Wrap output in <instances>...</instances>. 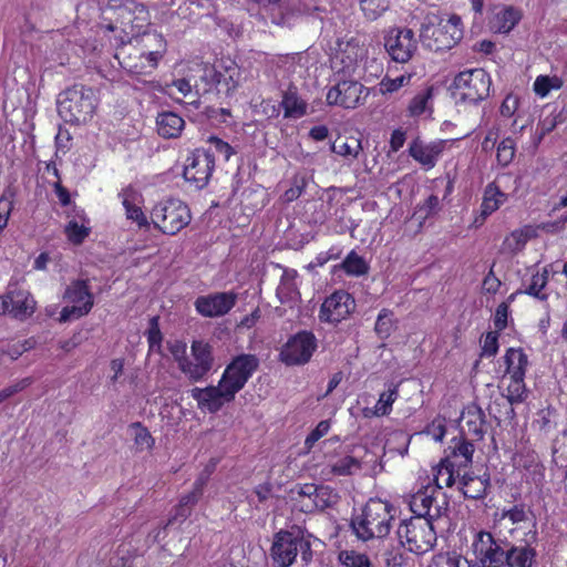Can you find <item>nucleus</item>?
I'll use <instances>...</instances> for the list:
<instances>
[{
	"label": "nucleus",
	"instance_id": "obj_38",
	"mask_svg": "<svg viewBox=\"0 0 567 567\" xmlns=\"http://www.w3.org/2000/svg\"><path fill=\"white\" fill-rule=\"evenodd\" d=\"M342 269L351 276H362L369 270L365 260L354 250L350 251L342 262Z\"/></svg>",
	"mask_w": 567,
	"mask_h": 567
},
{
	"label": "nucleus",
	"instance_id": "obj_35",
	"mask_svg": "<svg viewBox=\"0 0 567 567\" xmlns=\"http://www.w3.org/2000/svg\"><path fill=\"white\" fill-rule=\"evenodd\" d=\"M452 456L455 458V466L461 471V467H466L471 462L474 453V445L463 437L454 439V444L450 446Z\"/></svg>",
	"mask_w": 567,
	"mask_h": 567
},
{
	"label": "nucleus",
	"instance_id": "obj_3",
	"mask_svg": "<svg viewBox=\"0 0 567 567\" xmlns=\"http://www.w3.org/2000/svg\"><path fill=\"white\" fill-rule=\"evenodd\" d=\"M462 38V20L455 14L445 21L436 14H426L419 30V41L432 52L451 50Z\"/></svg>",
	"mask_w": 567,
	"mask_h": 567
},
{
	"label": "nucleus",
	"instance_id": "obj_42",
	"mask_svg": "<svg viewBox=\"0 0 567 567\" xmlns=\"http://www.w3.org/2000/svg\"><path fill=\"white\" fill-rule=\"evenodd\" d=\"M361 467V462L358 458L347 455L331 465V472L336 475L346 476L354 474Z\"/></svg>",
	"mask_w": 567,
	"mask_h": 567
},
{
	"label": "nucleus",
	"instance_id": "obj_9",
	"mask_svg": "<svg viewBox=\"0 0 567 567\" xmlns=\"http://www.w3.org/2000/svg\"><path fill=\"white\" fill-rule=\"evenodd\" d=\"M507 540L496 539L486 530L476 532L471 544L476 567H504Z\"/></svg>",
	"mask_w": 567,
	"mask_h": 567
},
{
	"label": "nucleus",
	"instance_id": "obj_63",
	"mask_svg": "<svg viewBox=\"0 0 567 567\" xmlns=\"http://www.w3.org/2000/svg\"><path fill=\"white\" fill-rule=\"evenodd\" d=\"M12 208V199L3 195L0 198V233L7 227Z\"/></svg>",
	"mask_w": 567,
	"mask_h": 567
},
{
	"label": "nucleus",
	"instance_id": "obj_27",
	"mask_svg": "<svg viewBox=\"0 0 567 567\" xmlns=\"http://www.w3.org/2000/svg\"><path fill=\"white\" fill-rule=\"evenodd\" d=\"M537 551L529 542L507 544L504 567H537Z\"/></svg>",
	"mask_w": 567,
	"mask_h": 567
},
{
	"label": "nucleus",
	"instance_id": "obj_54",
	"mask_svg": "<svg viewBox=\"0 0 567 567\" xmlns=\"http://www.w3.org/2000/svg\"><path fill=\"white\" fill-rule=\"evenodd\" d=\"M538 419L535 421L539 431L547 435L554 427V417L556 416V410L547 408L538 412Z\"/></svg>",
	"mask_w": 567,
	"mask_h": 567
},
{
	"label": "nucleus",
	"instance_id": "obj_4",
	"mask_svg": "<svg viewBox=\"0 0 567 567\" xmlns=\"http://www.w3.org/2000/svg\"><path fill=\"white\" fill-rule=\"evenodd\" d=\"M300 554L305 564L312 559L310 535L301 528L293 526L287 530H279L274 536L270 556L279 567H290Z\"/></svg>",
	"mask_w": 567,
	"mask_h": 567
},
{
	"label": "nucleus",
	"instance_id": "obj_30",
	"mask_svg": "<svg viewBox=\"0 0 567 567\" xmlns=\"http://www.w3.org/2000/svg\"><path fill=\"white\" fill-rule=\"evenodd\" d=\"M522 19V13L514 7H506L495 13L491 20V28L497 33H508Z\"/></svg>",
	"mask_w": 567,
	"mask_h": 567
},
{
	"label": "nucleus",
	"instance_id": "obj_6",
	"mask_svg": "<svg viewBox=\"0 0 567 567\" xmlns=\"http://www.w3.org/2000/svg\"><path fill=\"white\" fill-rule=\"evenodd\" d=\"M396 534L400 544L416 555L427 553L436 542L433 522L422 517H412L403 522L398 527Z\"/></svg>",
	"mask_w": 567,
	"mask_h": 567
},
{
	"label": "nucleus",
	"instance_id": "obj_53",
	"mask_svg": "<svg viewBox=\"0 0 567 567\" xmlns=\"http://www.w3.org/2000/svg\"><path fill=\"white\" fill-rule=\"evenodd\" d=\"M530 515L532 512L529 509H526V506L524 504L514 505L508 509H503L502 512V517L508 518L512 522V524L527 522Z\"/></svg>",
	"mask_w": 567,
	"mask_h": 567
},
{
	"label": "nucleus",
	"instance_id": "obj_32",
	"mask_svg": "<svg viewBox=\"0 0 567 567\" xmlns=\"http://www.w3.org/2000/svg\"><path fill=\"white\" fill-rule=\"evenodd\" d=\"M198 80L195 81L194 87L196 93L202 89L204 93L210 92L218 87L220 81V71L209 63L199 64L197 68Z\"/></svg>",
	"mask_w": 567,
	"mask_h": 567
},
{
	"label": "nucleus",
	"instance_id": "obj_2",
	"mask_svg": "<svg viewBox=\"0 0 567 567\" xmlns=\"http://www.w3.org/2000/svg\"><path fill=\"white\" fill-rule=\"evenodd\" d=\"M393 506L380 498H370L359 513L351 517L350 527L360 540L383 538L391 530Z\"/></svg>",
	"mask_w": 567,
	"mask_h": 567
},
{
	"label": "nucleus",
	"instance_id": "obj_45",
	"mask_svg": "<svg viewBox=\"0 0 567 567\" xmlns=\"http://www.w3.org/2000/svg\"><path fill=\"white\" fill-rule=\"evenodd\" d=\"M527 235L523 230H514L502 244V251L516 254L520 251L527 243Z\"/></svg>",
	"mask_w": 567,
	"mask_h": 567
},
{
	"label": "nucleus",
	"instance_id": "obj_10",
	"mask_svg": "<svg viewBox=\"0 0 567 567\" xmlns=\"http://www.w3.org/2000/svg\"><path fill=\"white\" fill-rule=\"evenodd\" d=\"M109 7L115 11L122 30L132 37L144 32L151 23L148 10L135 0H110Z\"/></svg>",
	"mask_w": 567,
	"mask_h": 567
},
{
	"label": "nucleus",
	"instance_id": "obj_29",
	"mask_svg": "<svg viewBox=\"0 0 567 567\" xmlns=\"http://www.w3.org/2000/svg\"><path fill=\"white\" fill-rule=\"evenodd\" d=\"M157 133L164 138H176L181 135L185 121L174 112H162L156 117Z\"/></svg>",
	"mask_w": 567,
	"mask_h": 567
},
{
	"label": "nucleus",
	"instance_id": "obj_51",
	"mask_svg": "<svg viewBox=\"0 0 567 567\" xmlns=\"http://www.w3.org/2000/svg\"><path fill=\"white\" fill-rule=\"evenodd\" d=\"M65 234L71 243L80 245L89 236L90 228L80 225L76 220H70L65 226Z\"/></svg>",
	"mask_w": 567,
	"mask_h": 567
},
{
	"label": "nucleus",
	"instance_id": "obj_26",
	"mask_svg": "<svg viewBox=\"0 0 567 567\" xmlns=\"http://www.w3.org/2000/svg\"><path fill=\"white\" fill-rule=\"evenodd\" d=\"M457 477H460V491L464 497L471 499H482L487 494V488L491 485L489 474L485 471L481 475H476L473 472L456 471Z\"/></svg>",
	"mask_w": 567,
	"mask_h": 567
},
{
	"label": "nucleus",
	"instance_id": "obj_44",
	"mask_svg": "<svg viewBox=\"0 0 567 567\" xmlns=\"http://www.w3.org/2000/svg\"><path fill=\"white\" fill-rule=\"evenodd\" d=\"M393 313L391 310L383 308L377 318L374 331L380 339H386L390 337L393 330Z\"/></svg>",
	"mask_w": 567,
	"mask_h": 567
},
{
	"label": "nucleus",
	"instance_id": "obj_58",
	"mask_svg": "<svg viewBox=\"0 0 567 567\" xmlns=\"http://www.w3.org/2000/svg\"><path fill=\"white\" fill-rule=\"evenodd\" d=\"M162 332L158 327V318L153 317L151 319V327L147 333V341L150 344L151 351H159L161 350V342H162Z\"/></svg>",
	"mask_w": 567,
	"mask_h": 567
},
{
	"label": "nucleus",
	"instance_id": "obj_28",
	"mask_svg": "<svg viewBox=\"0 0 567 567\" xmlns=\"http://www.w3.org/2000/svg\"><path fill=\"white\" fill-rule=\"evenodd\" d=\"M462 431H466L470 435L481 440L485 433V414L476 404L468 405L462 412Z\"/></svg>",
	"mask_w": 567,
	"mask_h": 567
},
{
	"label": "nucleus",
	"instance_id": "obj_11",
	"mask_svg": "<svg viewBox=\"0 0 567 567\" xmlns=\"http://www.w3.org/2000/svg\"><path fill=\"white\" fill-rule=\"evenodd\" d=\"M506 372L509 374L511 382L507 386V393L502 398L509 399L511 403H522L527 396V390L524 382L526 368L528 364L527 355L522 349L509 348L504 355Z\"/></svg>",
	"mask_w": 567,
	"mask_h": 567
},
{
	"label": "nucleus",
	"instance_id": "obj_1",
	"mask_svg": "<svg viewBox=\"0 0 567 567\" xmlns=\"http://www.w3.org/2000/svg\"><path fill=\"white\" fill-rule=\"evenodd\" d=\"M258 367L259 359L255 354L237 355L226 367L217 385L194 388L190 391L192 398L199 410L217 413L225 404L235 400Z\"/></svg>",
	"mask_w": 567,
	"mask_h": 567
},
{
	"label": "nucleus",
	"instance_id": "obj_23",
	"mask_svg": "<svg viewBox=\"0 0 567 567\" xmlns=\"http://www.w3.org/2000/svg\"><path fill=\"white\" fill-rule=\"evenodd\" d=\"M237 293L234 291L214 292L200 296L195 300L198 313L207 318L221 317L228 313L236 305Z\"/></svg>",
	"mask_w": 567,
	"mask_h": 567
},
{
	"label": "nucleus",
	"instance_id": "obj_46",
	"mask_svg": "<svg viewBox=\"0 0 567 567\" xmlns=\"http://www.w3.org/2000/svg\"><path fill=\"white\" fill-rule=\"evenodd\" d=\"M339 561L343 567H373L367 555L353 550L341 551Z\"/></svg>",
	"mask_w": 567,
	"mask_h": 567
},
{
	"label": "nucleus",
	"instance_id": "obj_61",
	"mask_svg": "<svg viewBox=\"0 0 567 567\" xmlns=\"http://www.w3.org/2000/svg\"><path fill=\"white\" fill-rule=\"evenodd\" d=\"M498 350V333L497 331H491L486 334L483 347L482 355L493 357Z\"/></svg>",
	"mask_w": 567,
	"mask_h": 567
},
{
	"label": "nucleus",
	"instance_id": "obj_31",
	"mask_svg": "<svg viewBox=\"0 0 567 567\" xmlns=\"http://www.w3.org/2000/svg\"><path fill=\"white\" fill-rule=\"evenodd\" d=\"M506 195L495 183H489L484 189L483 202L481 205L482 221L496 212L504 203Z\"/></svg>",
	"mask_w": 567,
	"mask_h": 567
},
{
	"label": "nucleus",
	"instance_id": "obj_48",
	"mask_svg": "<svg viewBox=\"0 0 567 567\" xmlns=\"http://www.w3.org/2000/svg\"><path fill=\"white\" fill-rule=\"evenodd\" d=\"M131 427L134 430V442L141 450L153 449L155 440L145 426H143L140 422H135L131 425Z\"/></svg>",
	"mask_w": 567,
	"mask_h": 567
},
{
	"label": "nucleus",
	"instance_id": "obj_36",
	"mask_svg": "<svg viewBox=\"0 0 567 567\" xmlns=\"http://www.w3.org/2000/svg\"><path fill=\"white\" fill-rule=\"evenodd\" d=\"M281 105L285 110V117H300L306 114L307 105L298 97L296 87H289L285 92Z\"/></svg>",
	"mask_w": 567,
	"mask_h": 567
},
{
	"label": "nucleus",
	"instance_id": "obj_19",
	"mask_svg": "<svg viewBox=\"0 0 567 567\" xmlns=\"http://www.w3.org/2000/svg\"><path fill=\"white\" fill-rule=\"evenodd\" d=\"M354 310L355 300L353 297L344 290H338L324 299L318 317L321 322L337 326Z\"/></svg>",
	"mask_w": 567,
	"mask_h": 567
},
{
	"label": "nucleus",
	"instance_id": "obj_21",
	"mask_svg": "<svg viewBox=\"0 0 567 567\" xmlns=\"http://www.w3.org/2000/svg\"><path fill=\"white\" fill-rule=\"evenodd\" d=\"M35 300L23 289H11L0 297V316L9 315L18 320H25L35 311Z\"/></svg>",
	"mask_w": 567,
	"mask_h": 567
},
{
	"label": "nucleus",
	"instance_id": "obj_22",
	"mask_svg": "<svg viewBox=\"0 0 567 567\" xmlns=\"http://www.w3.org/2000/svg\"><path fill=\"white\" fill-rule=\"evenodd\" d=\"M151 40L157 43V48L151 51L136 50L124 60V68L134 74H150L156 69L158 61L165 51V41L159 34H152Z\"/></svg>",
	"mask_w": 567,
	"mask_h": 567
},
{
	"label": "nucleus",
	"instance_id": "obj_59",
	"mask_svg": "<svg viewBox=\"0 0 567 567\" xmlns=\"http://www.w3.org/2000/svg\"><path fill=\"white\" fill-rule=\"evenodd\" d=\"M411 80V75H400L395 79H383L380 83V91L382 93H392L398 91L400 87L408 84Z\"/></svg>",
	"mask_w": 567,
	"mask_h": 567
},
{
	"label": "nucleus",
	"instance_id": "obj_24",
	"mask_svg": "<svg viewBox=\"0 0 567 567\" xmlns=\"http://www.w3.org/2000/svg\"><path fill=\"white\" fill-rule=\"evenodd\" d=\"M297 494L303 512L323 511L334 503L332 489L324 485L303 484L298 486Z\"/></svg>",
	"mask_w": 567,
	"mask_h": 567
},
{
	"label": "nucleus",
	"instance_id": "obj_13",
	"mask_svg": "<svg viewBox=\"0 0 567 567\" xmlns=\"http://www.w3.org/2000/svg\"><path fill=\"white\" fill-rule=\"evenodd\" d=\"M336 84L327 93L329 105H338L344 109H355L367 99L369 91L352 75H336Z\"/></svg>",
	"mask_w": 567,
	"mask_h": 567
},
{
	"label": "nucleus",
	"instance_id": "obj_16",
	"mask_svg": "<svg viewBox=\"0 0 567 567\" xmlns=\"http://www.w3.org/2000/svg\"><path fill=\"white\" fill-rule=\"evenodd\" d=\"M384 48L390 58L399 63L409 62L417 51L419 41L412 29L393 28L384 39Z\"/></svg>",
	"mask_w": 567,
	"mask_h": 567
},
{
	"label": "nucleus",
	"instance_id": "obj_60",
	"mask_svg": "<svg viewBox=\"0 0 567 567\" xmlns=\"http://www.w3.org/2000/svg\"><path fill=\"white\" fill-rule=\"evenodd\" d=\"M31 383H32V379L31 378H24V379L18 381L17 383L0 390V403L6 401L7 399L13 396L18 392L24 390Z\"/></svg>",
	"mask_w": 567,
	"mask_h": 567
},
{
	"label": "nucleus",
	"instance_id": "obj_12",
	"mask_svg": "<svg viewBox=\"0 0 567 567\" xmlns=\"http://www.w3.org/2000/svg\"><path fill=\"white\" fill-rule=\"evenodd\" d=\"M365 55L367 49L358 38L344 37L337 39L331 59L336 75H353Z\"/></svg>",
	"mask_w": 567,
	"mask_h": 567
},
{
	"label": "nucleus",
	"instance_id": "obj_64",
	"mask_svg": "<svg viewBox=\"0 0 567 567\" xmlns=\"http://www.w3.org/2000/svg\"><path fill=\"white\" fill-rule=\"evenodd\" d=\"M518 106V99L512 94L507 95L499 109V112L503 116L511 117L514 115L515 111Z\"/></svg>",
	"mask_w": 567,
	"mask_h": 567
},
{
	"label": "nucleus",
	"instance_id": "obj_47",
	"mask_svg": "<svg viewBox=\"0 0 567 567\" xmlns=\"http://www.w3.org/2000/svg\"><path fill=\"white\" fill-rule=\"evenodd\" d=\"M361 150V142L357 138H349L347 141H336L331 144V151L341 156L358 157Z\"/></svg>",
	"mask_w": 567,
	"mask_h": 567
},
{
	"label": "nucleus",
	"instance_id": "obj_18",
	"mask_svg": "<svg viewBox=\"0 0 567 567\" xmlns=\"http://www.w3.org/2000/svg\"><path fill=\"white\" fill-rule=\"evenodd\" d=\"M192 359H187L183 373L192 382L204 380L214 367L213 347L203 340H194L190 346Z\"/></svg>",
	"mask_w": 567,
	"mask_h": 567
},
{
	"label": "nucleus",
	"instance_id": "obj_40",
	"mask_svg": "<svg viewBox=\"0 0 567 567\" xmlns=\"http://www.w3.org/2000/svg\"><path fill=\"white\" fill-rule=\"evenodd\" d=\"M515 403H511L509 399L502 398L495 400L493 405L489 406V413H494V417L498 423L502 421H512L515 417V410L513 408Z\"/></svg>",
	"mask_w": 567,
	"mask_h": 567
},
{
	"label": "nucleus",
	"instance_id": "obj_33",
	"mask_svg": "<svg viewBox=\"0 0 567 567\" xmlns=\"http://www.w3.org/2000/svg\"><path fill=\"white\" fill-rule=\"evenodd\" d=\"M135 195V190L131 187L124 188L120 193V197H122V204L126 212V217L127 219L135 221L140 228H147L150 226V223L145 214L138 206L133 204Z\"/></svg>",
	"mask_w": 567,
	"mask_h": 567
},
{
	"label": "nucleus",
	"instance_id": "obj_37",
	"mask_svg": "<svg viewBox=\"0 0 567 567\" xmlns=\"http://www.w3.org/2000/svg\"><path fill=\"white\" fill-rule=\"evenodd\" d=\"M240 72L238 66L230 62L229 65L225 66V73L220 72V81L217 90L224 91L226 94L234 92L239 84Z\"/></svg>",
	"mask_w": 567,
	"mask_h": 567
},
{
	"label": "nucleus",
	"instance_id": "obj_62",
	"mask_svg": "<svg viewBox=\"0 0 567 567\" xmlns=\"http://www.w3.org/2000/svg\"><path fill=\"white\" fill-rule=\"evenodd\" d=\"M509 313V307L507 302L498 305L494 316V326L497 331H502L507 327V318Z\"/></svg>",
	"mask_w": 567,
	"mask_h": 567
},
{
	"label": "nucleus",
	"instance_id": "obj_8",
	"mask_svg": "<svg viewBox=\"0 0 567 567\" xmlns=\"http://www.w3.org/2000/svg\"><path fill=\"white\" fill-rule=\"evenodd\" d=\"M492 80L484 69L460 72L453 81V94L460 101L476 104L489 95Z\"/></svg>",
	"mask_w": 567,
	"mask_h": 567
},
{
	"label": "nucleus",
	"instance_id": "obj_20",
	"mask_svg": "<svg viewBox=\"0 0 567 567\" xmlns=\"http://www.w3.org/2000/svg\"><path fill=\"white\" fill-rule=\"evenodd\" d=\"M436 494H439L436 487L427 485L411 496L410 509L415 514L414 517L434 522L445 514L447 503L443 501L439 504Z\"/></svg>",
	"mask_w": 567,
	"mask_h": 567
},
{
	"label": "nucleus",
	"instance_id": "obj_7",
	"mask_svg": "<svg viewBox=\"0 0 567 567\" xmlns=\"http://www.w3.org/2000/svg\"><path fill=\"white\" fill-rule=\"evenodd\" d=\"M151 218L153 225L166 235H176L185 228L192 219L188 206L179 199H167L156 204Z\"/></svg>",
	"mask_w": 567,
	"mask_h": 567
},
{
	"label": "nucleus",
	"instance_id": "obj_15",
	"mask_svg": "<svg viewBox=\"0 0 567 567\" xmlns=\"http://www.w3.org/2000/svg\"><path fill=\"white\" fill-rule=\"evenodd\" d=\"M317 349V339L310 331H300L290 337L280 352V360L287 365H301L309 362Z\"/></svg>",
	"mask_w": 567,
	"mask_h": 567
},
{
	"label": "nucleus",
	"instance_id": "obj_5",
	"mask_svg": "<svg viewBox=\"0 0 567 567\" xmlns=\"http://www.w3.org/2000/svg\"><path fill=\"white\" fill-rule=\"evenodd\" d=\"M58 113L71 124L86 123L93 115L97 99L92 87L74 84L59 94Z\"/></svg>",
	"mask_w": 567,
	"mask_h": 567
},
{
	"label": "nucleus",
	"instance_id": "obj_52",
	"mask_svg": "<svg viewBox=\"0 0 567 567\" xmlns=\"http://www.w3.org/2000/svg\"><path fill=\"white\" fill-rule=\"evenodd\" d=\"M307 186V178L305 176L296 175L291 179V186L284 193L282 200L291 203L299 198Z\"/></svg>",
	"mask_w": 567,
	"mask_h": 567
},
{
	"label": "nucleus",
	"instance_id": "obj_25",
	"mask_svg": "<svg viewBox=\"0 0 567 567\" xmlns=\"http://www.w3.org/2000/svg\"><path fill=\"white\" fill-rule=\"evenodd\" d=\"M445 145L446 141L443 140L424 143L420 138H415L410 144L409 155L426 169H431L436 165Z\"/></svg>",
	"mask_w": 567,
	"mask_h": 567
},
{
	"label": "nucleus",
	"instance_id": "obj_17",
	"mask_svg": "<svg viewBox=\"0 0 567 567\" xmlns=\"http://www.w3.org/2000/svg\"><path fill=\"white\" fill-rule=\"evenodd\" d=\"M186 162L183 172L185 181L193 184L196 189L204 188L208 184L215 167L214 154L197 148L187 157Z\"/></svg>",
	"mask_w": 567,
	"mask_h": 567
},
{
	"label": "nucleus",
	"instance_id": "obj_55",
	"mask_svg": "<svg viewBox=\"0 0 567 567\" xmlns=\"http://www.w3.org/2000/svg\"><path fill=\"white\" fill-rule=\"evenodd\" d=\"M208 143L210 144V148L208 151L214 154V157L216 155H220L225 161H228L234 154L233 147L227 142H224L216 136H210Z\"/></svg>",
	"mask_w": 567,
	"mask_h": 567
},
{
	"label": "nucleus",
	"instance_id": "obj_49",
	"mask_svg": "<svg viewBox=\"0 0 567 567\" xmlns=\"http://www.w3.org/2000/svg\"><path fill=\"white\" fill-rule=\"evenodd\" d=\"M515 156V142L511 137L504 138L497 146L496 158L502 166H508Z\"/></svg>",
	"mask_w": 567,
	"mask_h": 567
},
{
	"label": "nucleus",
	"instance_id": "obj_14",
	"mask_svg": "<svg viewBox=\"0 0 567 567\" xmlns=\"http://www.w3.org/2000/svg\"><path fill=\"white\" fill-rule=\"evenodd\" d=\"M64 300L72 306L64 307L60 312V321L66 322L86 316L94 305V298L87 285V280H73L66 287Z\"/></svg>",
	"mask_w": 567,
	"mask_h": 567
},
{
	"label": "nucleus",
	"instance_id": "obj_41",
	"mask_svg": "<svg viewBox=\"0 0 567 567\" xmlns=\"http://www.w3.org/2000/svg\"><path fill=\"white\" fill-rule=\"evenodd\" d=\"M454 467L455 464L449 460L442 462L441 468L437 471V474L434 476L435 485L437 493L441 494V489L443 486H452L455 482L454 478Z\"/></svg>",
	"mask_w": 567,
	"mask_h": 567
},
{
	"label": "nucleus",
	"instance_id": "obj_39",
	"mask_svg": "<svg viewBox=\"0 0 567 567\" xmlns=\"http://www.w3.org/2000/svg\"><path fill=\"white\" fill-rule=\"evenodd\" d=\"M433 89L427 87L421 92H419L411 101L408 106V112L410 116H420L425 111H427L429 102L432 99Z\"/></svg>",
	"mask_w": 567,
	"mask_h": 567
},
{
	"label": "nucleus",
	"instance_id": "obj_50",
	"mask_svg": "<svg viewBox=\"0 0 567 567\" xmlns=\"http://www.w3.org/2000/svg\"><path fill=\"white\" fill-rule=\"evenodd\" d=\"M548 280L547 271L544 274H536L532 277V281L525 293L533 296L539 300H546L547 295L543 293L542 290L546 287Z\"/></svg>",
	"mask_w": 567,
	"mask_h": 567
},
{
	"label": "nucleus",
	"instance_id": "obj_56",
	"mask_svg": "<svg viewBox=\"0 0 567 567\" xmlns=\"http://www.w3.org/2000/svg\"><path fill=\"white\" fill-rule=\"evenodd\" d=\"M187 346L184 341H174L168 344V350L171 354L173 355L174 360L177 362L178 369L183 372L185 370V364L187 362V354H186Z\"/></svg>",
	"mask_w": 567,
	"mask_h": 567
},
{
	"label": "nucleus",
	"instance_id": "obj_34",
	"mask_svg": "<svg viewBox=\"0 0 567 567\" xmlns=\"http://www.w3.org/2000/svg\"><path fill=\"white\" fill-rule=\"evenodd\" d=\"M399 391L398 385L392 386L388 391H384L380 394V398L373 409L365 408L363 410V415L365 417L372 416H383L390 414L392 410V404L398 399Z\"/></svg>",
	"mask_w": 567,
	"mask_h": 567
},
{
	"label": "nucleus",
	"instance_id": "obj_43",
	"mask_svg": "<svg viewBox=\"0 0 567 567\" xmlns=\"http://www.w3.org/2000/svg\"><path fill=\"white\" fill-rule=\"evenodd\" d=\"M361 10L369 20H377L390 7V0H360Z\"/></svg>",
	"mask_w": 567,
	"mask_h": 567
},
{
	"label": "nucleus",
	"instance_id": "obj_57",
	"mask_svg": "<svg viewBox=\"0 0 567 567\" xmlns=\"http://www.w3.org/2000/svg\"><path fill=\"white\" fill-rule=\"evenodd\" d=\"M330 421L322 420L317 426L308 434L305 440V446L310 450L317 441H319L322 436H324L330 430Z\"/></svg>",
	"mask_w": 567,
	"mask_h": 567
}]
</instances>
